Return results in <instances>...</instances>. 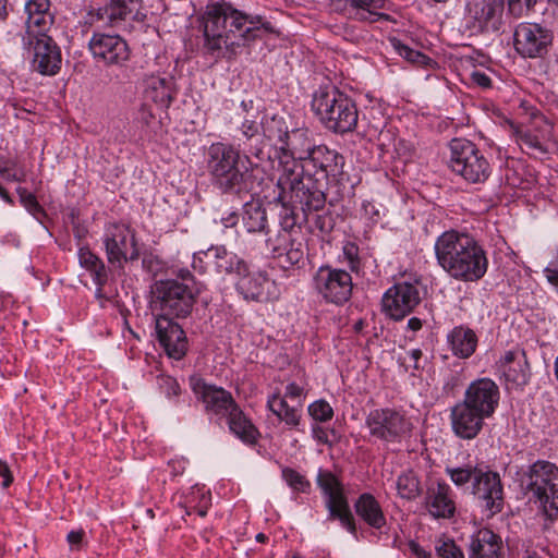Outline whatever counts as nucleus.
<instances>
[{"instance_id":"8","label":"nucleus","mask_w":558,"mask_h":558,"mask_svg":"<svg viewBox=\"0 0 558 558\" xmlns=\"http://www.w3.org/2000/svg\"><path fill=\"white\" fill-rule=\"evenodd\" d=\"M316 482L325 497V506L328 510L327 520H339L348 532L355 535V521L340 480L330 471L319 470Z\"/></svg>"},{"instance_id":"32","label":"nucleus","mask_w":558,"mask_h":558,"mask_svg":"<svg viewBox=\"0 0 558 558\" xmlns=\"http://www.w3.org/2000/svg\"><path fill=\"white\" fill-rule=\"evenodd\" d=\"M354 510L361 520L375 530H381L387 523L380 502L371 493H363L357 497Z\"/></svg>"},{"instance_id":"9","label":"nucleus","mask_w":558,"mask_h":558,"mask_svg":"<svg viewBox=\"0 0 558 558\" xmlns=\"http://www.w3.org/2000/svg\"><path fill=\"white\" fill-rule=\"evenodd\" d=\"M312 287L326 303L342 305L352 295V276L344 269L323 265L314 272Z\"/></svg>"},{"instance_id":"64","label":"nucleus","mask_w":558,"mask_h":558,"mask_svg":"<svg viewBox=\"0 0 558 558\" xmlns=\"http://www.w3.org/2000/svg\"><path fill=\"white\" fill-rule=\"evenodd\" d=\"M408 328L412 331H417L422 328V320L417 317H412L408 320Z\"/></svg>"},{"instance_id":"5","label":"nucleus","mask_w":558,"mask_h":558,"mask_svg":"<svg viewBox=\"0 0 558 558\" xmlns=\"http://www.w3.org/2000/svg\"><path fill=\"white\" fill-rule=\"evenodd\" d=\"M281 145L276 149L275 158L278 160V186L282 191L289 190L295 183L302 163L308 159L317 146L307 129H294L279 137Z\"/></svg>"},{"instance_id":"15","label":"nucleus","mask_w":558,"mask_h":558,"mask_svg":"<svg viewBox=\"0 0 558 558\" xmlns=\"http://www.w3.org/2000/svg\"><path fill=\"white\" fill-rule=\"evenodd\" d=\"M504 0H469L465 22L473 33L499 31L502 23Z\"/></svg>"},{"instance_id":"40","label":"nucleus","mask_w":558,"mask_h":558,"mask_svg":"<svg viewBox=\"0 0 558 558\" xmlns=\"http://www.w3.org/2000/svg\"><path fill=\"white\" fill-rule=\"evenodd\" d=\"M397 494L400 498L414 500L421 494V483L412 470L402 472L396 481Z\"/></svg>"},{"instance_id":"18","label":"nucleus","mask_w":558,"mask_h":558,"mask_svg":"<svg viewBox=\"0 0 558 558\" xmlns=\"http://www.w3.org/2000/svg\"><path fill=\"white\" fill-rule=\"evenodd\" d=\"M514 134L521 148L533 156H544L549 151L553 125L544 118H536L530 125L520 126Z\"/></svg>"},{"instance_id":"22","label":"nucleus","mask_w":558,"mask_h":558,"mask_svg":"<svg viewBox=\"0 0 558 558\" xmlns=\"http://www.w3.org/2000/svg\"><path fill=\"white\" fill-rule=\"evenodd\" d=\"M486 418L462 400L456 403L450 412L452 432L457 437L465 440L474 439L481 433Z\"/></svg>"},{"instance_id":"60","label":"nucleus","mask_w":558,"mask_h":558,"mask_svg":"<svg viewBox=\"0 0 558 558\" xmlns=\"http://www.w3.org/2000/svg\"><path fill=\"white\" fill-rule=\"evenodd\" d=\"M0 476L3 477L2 487L7 488L13 482L12 473L5 462L0 460Z\"/></svg>"},{"instance_id":"43","label":"nucleus","mask_w":558,"mask_h":558,"mask_svg":"<svg viewBox=\"0 0 558 558\" xmlns=\"http://www.w3.org/2000/svg\"><path fill=\"white\" fill-rule=\"evenodd\" d=\"M277 257L283 258L284 264L288 267L300 266L304 263V243L302 236H298L290 243V251L277 255Z\"/></svg>"},{"instance_id":"23","label":"nucleus","mask_w":558,"mask_h":558,"mask_svg":"<svg viewBox=\"0 0 558 558\" xmlns=\"http://www.w3.org/2000/svg\"><path fill=\"white\" fill-rule=\"evenodd\" d=\"M499 372L508 390L522 389L530 380V367L525 353L507 351L498 362Z\"/></svg>"},{"instance_id":"35","label":"nucleus","mask_w":558,"mask_h":558,"mask_svg":"<svg viewBox=\"0 0 558 558\" xmlns=\"http://www.w3.org/2000/svg\"><path fill=\"white\" fill-rule=\"evenodd\" d=\"M227 416L229 428L238 438L248 445L256 442L259 433L239 407L233 408Z\"/></svg>"},{"instance_id":"4","label":"nucleus","mask_w":558,"mask_h":558,"mask_svg":"<svg viewBox=\"0 0 558 558\" xmlns=\"http://www.w3.org/2000/svg\"><path fill=\"white\" fill-rule=\"evenodd\" d=\"M312 109L325 128L335 133L351 132L357 124L359 113L354 101L336 87L316 90Z\"/></svg>"},{"instance_id":"52","label":"nucleus","mask_w":558,"mask_h":558,"mask_svg":"<svg viewBox=\"0 0 558 558\" xmlns=\"http://www.w3.org/2000/svg\"><path fill=\"white\" fill-rule=\"evenodd\" d=\"M240 131L247 141L259 136V125L253 120H244Z\"/></svg>"},{"instance_id":"49","label":"nucleus","mask_w":558,"mask_h":558,"mask_svg":"<svg viewBox=\"0 0 558 558\" xmlns=\"http://www.w3.org/2000/svg\"><path fill=\"white\" fill-rule=\"evenodd\" d=\"M396 49L402 58L407 59L408 61H410L412 63H424L426 60L425 54H423L422 52H420L417 50L410 48L407 45L399 43L398 45H396Z\"/></svg>"},{"instance_id":"61","label":"nucleus","mask_w":558,"mask_h":558,"mask_svg":"<svg viewBox=\"0 0 558 558\" xmlns=\"http://www.w3.org/2000/svg\"><path fill=\"white\" fill-rule=\"evenodd\" d=\"M180 283L199 284L187 268H180L177 272Z\"/></svg>"},{"instance_id":"38","label":"nucleus","mask_w":558,"mask_h":558,"mask_svg":"<svg viewBox=\"0 0 558 558\" xmlns=\"http://www.w3.org/2000/svg\"><path fill=\"white\" fill-rule=\"evenodd\" d=\"M242 223L250 233L268 234L266 210L258 202H247L243 207Z\"/></svg>"},{"instance_id":"19","label":"nucleus","mask_w":558,"mask_h":558,"mask_svg":"<svg viewBox=\"0 0 558 558\" xmlns=\"http://www.w3.org/2000/svg\"><path fill=\"white\" fill-rule=\"evenodd\" d=\"M33 49L32 66L43 75H54L61 68V51L50 36L23 39Z\"/></svg>"},{"instance_id":"10","label":"nucleus","mask_w":558,"mask_h":558,"mask_svg":"<svg viewBox=\"0 0 558 558\" xmlns=\"http://www.w3.org/2000/svg\"><path fill=\"white\" fill-rule=\"evenodd\" d=\"M259 167L247 154L236 162L210 177L213 184L223 194L240 195L254 190Z\"/></svg>"},{"instance_id":"21","label":"nucleus","mask_w":558,"mask_h":558,"mask_svg":"<svg viewBox=\"0 0 558 558\" xmlns=\"http://www.w3.org/2000/svg\"><path fill=\"white\" fill-rule=\"evenodd\" d=\"M155 331L160 345L167 355L174 360H181L187 351V339L182 327L166 315L155 319Z\"/></svg>"},{"instance_id":"46","label":"nucleus","mask_w":558,"mask_h":558,"mask_svg":"<svg viewBox=\"0 0 558 558\" xmlns=\"http://www.w3.org/2000/svg\"><path fill=\"white\" fill-rule=\"evenodd\" d=\"M308 413L315 421L327 422L332 418L333 410L327 401L318 400L310 404Z\"/></svg>"},{"instance_id":"2","label":"nucleus","mask_w":558,"mask_h":558,"mask_svg":"<svg viewBox=\"0 0 558 558\" xmlns=\"http://www.w3.org/2000/svg\"><path fill=\"white\" fill-rule=\"evenodd\" d=\"M344 158L338 151L325 145H317L312 155L302 163L299 178L289 191L302 206L306 215L324 208L326 196L324 190L331 182H337L343 173Z\"/></svg>"},{"instance_id":"14","label":"nucleus","mask_w":558,"mask_h":558,"mask_svg":"<svg viewBox=\"0 0 558 558\" xmlns=\"http://www.w3.org/2000/svg\"><path fill=\"white\" fill-rule=\"evenodd\" d=\"M104 244L109 263L133 262L137 259L136 231L123 223H112L106 229Z\"/></svg>"},{"instance_id":"27","label":"nucleus","mask_w":558,"mask_h":558,"mask_svg":"<svg viewBox=\"0 0 558 558\" xmlns=\"http://www.w3.org/2000/svg\"><path fill=\"white\" fill-rule=\"evenodd\" d=\"M206 258L214 264L219 275L232 276L235 279L244 275L247 263L225 245H215L206 250Z\"/></svg>"},{"instance_id":"37","label":"nucleus","mask_w":558,"mask_h":558,"mask_svg":"<svg viewBox=\"0 0 558 558\" xmlns=\"http://www.w3.org/2000/svg\"><path fill=\"white\" fill-rule=\"evenodd\" d=\"M267 405L269 410L287 425L295 427L300 424L302 403L289 404L288 401L279 395H272Z\"/></svg>"},{"instance_id":"47","label":"nucleus","mask_w":558,"mask_h":558,"mask_svg":"<svg viewBox=\"0 0 558 558\" xmlns=\"http://www.w3.org/2000/svg\"><path fill=\"white\" fill-rule=\"evenodd\" d=\"M287 233H294V236H301L300 227H298L296 215L292 209L283 208L280 214V229Z\"/></svg>"},{"instance_id":"51","label":"nucleus","mask_w":558,"mask_h":558,"mask_svg":"<svg viewBox=\"0 0 558 558\" xmlns=\"http://www.w3.org/2000/svg\"><path fill=\"white\" fill-rule=\"evenodd\" d=\"M343 255L350 269L352 271L357 270L360 267L359 247L354 243L349 242L343 246Z\"/></svg>"},{"instance_id":"45","label":"nucleus","mask_w":558,"mask_h":558,"mask_svg":"<svg viewBox=\"0 0 558 558\" xmlns=\"http://www.w3.org/2000/svg\"><path fill=\"white\" fill-rule=\"evenodd\" d=\"M17 194L20 196V202L27 209L29 214H32L35 218L39 219L41 215H44V209L37 202V198L34 194L28 192L24 187L17 189Z\"/></svg>"},{"instance_id":"6","label":"nucleus","mask_w":558,"mask_h":558,"mask_svg":"<svg viewBox=\"0 0 558 558\" xmlns=\"http://www.w3.org/2000/svg\"><path fill=\"white\" fill-rule=\"evenodd\" d=\"M527 493L550 520L558 518V466L547 460H537L525 473Z\"/></svg>"},{"instance_id":"48","label":"nucleus","mask_w":558,"mask_h":558,"mask_svg":"<svg viewBox=\"0 0 558 558\" xmlns=\"http://www.w3.org/2000/svg\"><path fill=\"white\" fill-rule=\"evenodd\" d=\"M436 550L440 558H464L462 550L451 539L438 544Z\"/></svg>"},{"instance_id":"20","label":"nucleus","mask_w":558,"mask_h":558,"mask_svg":"<svg viewBox=\"0 0 558 558\" xmlns=\"http://www.w3.org/2000/svg\"><path fill=\"white\" fill-rule=\"evenodd\" d=\"M473 494L484 504L490 515L501 512L504 508V486L499 473L483 470L475 473L472 483Z\"/></svg>"},{"instance_id":"7","label":"nucleus","mask_w":558,"mask_h":558,"mask_svg":"<svg viewBox=\"0 0 558 558\" xmlns=\"http://www.w3.org/2000/svg\"><path fill=\"white\" fill-rule=\"evenodd\" d=\"M449 167L469 183H484L492 173V166L477 146L465 138L450 142Z\"/></svg>"},{"instance_id":"16","label":"nucleus","mask_w":558,"mask_h":558,"mask_svg":"<svg viewBox=\"0 0 558 558\" xmlns=\"http://www.w3.org/2000/svg\"><path fill=\"white\" fill-rule=\"evenodd\" d=\"M421 302L416 284L399 282L389 288L383 296V308L391 318L399 320L409 315Z\"/></svg>"},{"instance_id":"31","label":"nucleus","mask_w":558,"mask_h":558,"mask_svg":"<svg viewBox=\"0 0 558 558\" xmlns=\"http://www.w3.org/2000/svg\"><path fill=\"white\" fill-rule=\"evenodd\" d=\"M502 541L488 529L477 531L470 543V558H502Z\"/></svg>"},{"instance_id":"28","label":"nucleus","mask_w":558,"mask_h":558,"mask_svg":"<svg viewBox=\"0 0 558 558\" xmlns=\"http://www.w3.org/2000/svg\"><path fill=\"white\" fill-rule=\"evenodd\" d=\"M427 510L434 518H451L456 511V504L452 498V489L444 482L429 487L426 498Z\"/></svg>"},{"instance_id":"63","label":"nucleus","mask_w":558,"mask_h":558,"mask_svg":"<svg viewBox=\"0 0 558 558\" xmlns=\"http://www.w3.org/2000/svg\"><path fill=\"white\" fill-rule=\"evenodd\" d=\"M409 357L412 364H410L411 367L414 369H418V360L422 357V351L420 349H413L409 352Z\"/></svg>"},{"instance_id":"34","label":"nucleus","mask_w":558,"mask_h":558,"mask_svg":"<svg viewBox=\"0 0 558 558\" xmlns=\"http://www.w3.org/2000/svg\"><path fill=\"white\" fill-rule=\"evenodd\" d=\"M353 2L355 20L360 22L375 23L378 21L395 22L393 17L380 10H390L388 0H351Z\"/></svg>"},{"instance_id":"30","label":"nucleus","mask_w":558,"mask_h":558,"mask_svg":"<svg viewBox=\"0 0 558 558\" xmlns=\"http://www.w3.org/2000/svg\"><path fill=\"white\" fill-rule=\"evenodd\" d=\"M270 282L266 274L263 271H250L246 265L244 275H239L236 278V290L246 300L264 301L267 300V290Z\"/></svg>"},{"instance_id":"53","label":"nucleus","mask_w":558,"mask_h":558,"mask_svg":"<svg viewBox=\"0 0 558 558\" xmlns=\"http://www.w3.org/2000/svg\"><path fill=\"white\" fill-rule=\"evenodd\" d=\"M160 387L168 397L178 396L180 393V385L177 379L166 376L160 378Z\"/></svg>"},{"instance_id":"3","label":"nucleus","mask_w":558,"mask_h":558,"mask_svg":"<svg viewBox=\"0 0 558 558\" xmlns=\"http://www.w3.org/2000/svg\"><path fill=\"white\" fill-rule=\"evenodd\" d=\"M434 250L438 265L456 280L476 282L487 272L485 250L466 233L446 231L437 238Z\"/></svg>"},{"instance_id":"13","label":"nucleus","mask_w":558,"mask_h":558,"mask_svg":"<svg viewBox=\"0 0 558 558\" xmlns=\"http://www.w3.org/2000/svg\"><path fill=\"white\" fill-rule=\"evenodd\" d=\"M553 32L538 23L522 22L514 28L513 46L523 58H544L553 45Z\"/></svg>"},{"instance_id":"41","label":"nucleus","mask_w":558,"mask_h":558,"mask_svg":"<svg viewBox=\"0 0 558 558\" xmlns=\"http://www.w3.org/2000/svg\"><path fill=\"white\" fill-rule=\"evenodd\" d=\"M445 471L456 486H463L471 481L475 482V473L481 471V469L468 464L457 468L447 466Z\"/></svg>"},{"instance_id":"54","label":"nucleus","mask_w":558,"mask_h":558,"mask_svg":"<svg viewBox=\"0 0 558 558\" xmlns=\"http://www.w3.org/2000/svg\"><path fill=\"white\" fill-rule=\"evenodd\" d=\"M207 262L209 260L206 258V251L194 253L192 268L198 274H205L207 270Z\"/></svg>"},{"instance_id":"55","label":"nucleus","mask_w":558,"mask_h":558,"mask_svg":"<svg viewBox=\"0 0 558 558\" xmlns=\"http://www.w3.org/2000/svg\"><path fill=\"white\" fill-rule=\"evenodd\" d=\"M84 536H85V532L82 529L71 531L66 536V541L70 545V548L72 550L80 549L83 545Z\"/></svg>"},{"instance_id":"36","label":"nucleus","mask_w":558,"mask_h":558,"mask_svg":"<svg viewBox=\"0 0 558 558\" xmlns=\"http://www.w3.org/2000/svg\"><path fill=\"white\" fill-rule=\"evenodd\" d=\"M78 260L82 267L86 268L93 276L97 284L96 296H102V287L106 284L108 275L101 259L90 252L87 247H81L78 251Z\"/></svg>"},{"instance_id":"56","label":"nucleus","mask_w":558,"mask_h":558,"mask_svg":"<svg viewBox=\"0 0 558 558\" xmlns=\"http://www.w3.org/2000/svg\"><path fill=\"white\" fill-rule=\"evenodd\" d=\"M0 174L3 179L8 181H21L22 178L17 174L14 169L13 162H5L4 165H0Z\"/></svg>"},{"instance_id":"39","label":"nucleus","mask_w":558,"mask_h":558,"mask_svg":"<svg viewBox=\"0 0 558 558\" xmlns=\"http://www.w3.org/2000/svg\"><path fill=\"white\" fill-rule=\"evenodd\" d=\"M135 0H111L105 8H100L97 13V20L106 21L113 25L118 21L124 20L126 14L133 11L129 4H134Z\"/></svg>"},{"instance_id":"57","label":"nucleus","mask_w":558,"mask_h":558,"mask_svg":"<svg viewBox=\"0 0 558 558\" xmlns=\"http://www.w3.org/2000/svg\"><path fill=\"white\" fill-rule=\"evenodd\" d=\"M471 80L474 84L483 88H487L492 84L490 77L485 72L482 71H473L471 74Z\"/></svg>"},{"instance_id":"59","label":"nucleus","mask_w":558,"mask_h":558,"mask_svg":"<svg viewBox=\"0 0 558 558\" xmlns=\"http://www.w3.org/2000/svg\"><path fill=\"white\" fill-rule=\"evenodd\" d=\"M408 546H409V550L416 558H433V556L429 551H426L423 547L420 546L418 543H416L414 541H410Z\"/></svg>"},{"instance_id":"24","label":"nucleus","mask_w":558,"mask_h":558,"mask_svg":"<svg viewBox=\"0 0 558 558\" xmlns=\"http://www.w3.org/2000/svg\"><path fill=\"white\" fill-rule=\"evenodd\" d=\"M193 391L205 404L206 411L228 415L238 408L232 395L221 387L207 385L201 380L193 384Z\"/></svg>"},{"instance_id":"44","label":"nucleus","mask_w":558,"mask_h":558,"mask_svg":"<svg viewBox=\"0 0 558 558\" xmlns=\"http://www.w3.org/2000/svg\"><path fill=\"white\" fill-rule=\"evenodd\" d=\"M282 478L295 492L308 493L311 489L310 481L304 475L291 468L282 469Z\"/></svg>"},{"instance_id":"33","label":"nucleus","mask_w":558,"mask_h":558,"mask_svg":"<svg viewBox=\"0 0 558 558\" xmlns=\"http://www.w3.org/2000/svg\"><path fill=\"white\" fill-rule=\"evenodd\" d=\"M477 336L469 327H453L447 335V343L452 354L459 359H469L477 348Z\"/></svg>"},{"instance_id":"25","label":"nucleus","mask_w":558,"mask_h":558,"mask_svg":"<svg viewBox=\"0 0 558 558\" xmlns=\"http://www.w3.org/2000/svg\"><path fill=\"white\" fill-rule=\"evenodd\" d=\"M93 56L107 64L118 63L129 57L128 45L119 36L95 34L89 41Z\"/></svg>"},{"instance_id":"42","label":"nucleus","mask_w":558,"mask_h":558,"mask_svg":"<svg viewBox=\"0 0 558 558\" xmlns=\"http://www.w3.org/2000/svg\"><path fill=\"white\" fill-rule=\"evenodd\" d=\"M267 235L266 245L275 256L283 254L284 247L298 238L294 236V233H287L281 230H278L275 233H270L268 231Z\"/></svg>"},{"instance_id":"29","label":"nucleus","mask_w":558,"mask_h":558,"mask_svg":"<svg viewBox=\"0 0 558 558\" xmlns=\"http://www.w3.org/2000/svg\"><path fill=\"white\" fill-rule=\"evenodd\" d=\"M243 156L232 144L216 142L210 144L205 153L206 169L210 177L223 168L236 162Z\"/></svg>"},{"instance_id":"50","label":"nucleus","mask_w":558,"mask_h":558,"mask_svg":"<svg viewBox=\"0 0 558 558\" xmlns=\"http://www.w3.org/2000/svg\"><path fill=\"white\" fill-rule=\"evenodd\" d=\"M330 9L349 19L355 20L356 10H354L353 2L351 0H330Z\"/></svg>"},{"instance_id":"58","label":"nucleus","mask_w":558,"mask_h":558,"mask_svg":"<svg viewBox=\"0 0 558 558\" xmlns=\"http://www.w3.org/2000/svg\"><path fill=\"white\" fill-rule=\"evenodd\" d=\"M302 395H303V388L300 387L299 385H296L295 383H290L286 387V393H284L283 398L284 399L290 398V399L296 400L299 402Z\"/></svg>"},{"instance_id":"26","label":"nucleus","mask_w":558,"mask_h":558,"mask_svg":"<svg viewBox=\"0 0 558 558\" xmlns=\"http://www.w3.org/2000/svg\"><path fill=\"white\" fill-rule=\"evenodd\" d=\"M49 0H29L26 3V36L23 39L48 35L47 33L53 24V16L49 12Z\"/></svg>"},{"instance_id":"62","label":"nucleus","mask_w":558,"mask_h":558,"mask_svg":"<svg viewBox=\"0 0 558 558\" xmlns=\"http://www.w3.org/2000/svg\"><path fill=\"white\" fill-rule=\"evenodd\" d=\"M508 5H509V11L514 15V16H522L523 13H524V9L523 7L521 5V0H509L508 1Z\"/></svg>"},{"instance_id":"11","label":"nucleus","mask_w":558,"mask_h":558,"mask_svg":"<svg viewBox=\"0 0 558 558\" xmlns=\"http://www.w3.org/2000/svg\"><path fill=\"white\" fill-rule=\"evenodd\" d=\"M365 424L371 436L386 442H400L412 430L410 418L403 412L390 408L371 411Z\"/></svg>"},{"instance_id":"12","label":"nucleus","mask_w":558,"mask_h":558,"mask_svg":"<svg viewBox=\"0 0 558 558\" xmlns=\"http://www.w3.org/2000/svg\"><path fill=\"white\" fill-rule=\"evenodd\" d=\"M202 290V284L179 283L177 280L161 281L157 284L161 308L175 317H186L191 314L196 296Z\"/></svg>"},{"instance_id":"17","label":"nucleus","mask_w":558,"mask_h":558,"mask_svg":"<svg viewBox=\"0 0 558 558\" xmlns=\"http://www.w3.org/2000/svg\"><path fill=\"white\" fill-rule=\"evenodd\" d=\"M500 390L498 385L490 378H478L473 380L465 389L462 401L473 408L487 418L492 417L498 408Z\"/></svg>"},{"instance_id":"1","label":"nucleus","mask_w":558,"mask_h":558,"mask_svg":"<svg viewBox=\"0 0 558 558\" xmlns=\"http://www.w3.org/2000/svg\"><path fill=\"white\" fill-rule=\"evenodd\" d=\"M275 33L265 15L238 10L225 1L208 3L203 15V48L215 59L231 60L247 43Z\"/></svg>"}]
</instances>
